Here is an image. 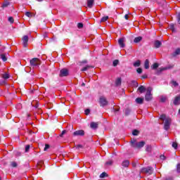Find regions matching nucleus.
Listing matches in <instances>:
<instances>
[{"instance_id": "1", "label": "nucleus", "mask_w": 180, "mask_h": 180, "mask_svg": "<svg viewBox=\"0 0 180 180\" xmlns=\"http://www.w3.org/2000/svg\"><path fill=\"white\" fill-rule=\"evenodd\" d=\"M131 147L133 148H138L140 150V148H143L144 146H146V141H137L136 139H132L130 141Z\"/></svg>"}, {"instance_id": "2", "label": "nucleus", "mask_w": 180, "mask_h": 180, "mask_svg": "<svg viewBox=\"0 0 180 180\" xmlns=\"http://www.w3.org/2000/svg\"><path fill=\"white\" fill-rule=\"evenodd\" d=\"M30 64L32 68H36V67H39L41 63L37 58H34L30 60Z\"/></svg>"}, {"instance_id": "3", "label": "nucleus", "mask_w": 180, "mask_h": 180, "mask_svg": "<svg viewBox=\"0 0 180 180\" xmlns=\"http://www.w3.org/2000/svg\"><path fill=\"white\" fill-rule=\"evenodd\" d=\"M152 91H153V88H151V87L147 88L146 94L145 96V100L147 102H150V101H151V99H153V94H151Z\"/></svg>"}, {"instance_id": "4", "label": "nucleus", "mask_w": 180, "mask_h": 180, "mask_svg": "<svg viewBox=\"0 0 180 180\" xmlns=\"http://www.w3.org/2000/svg\"><path fill=\"white\" fill-rule=\"evenodd\" d=\"M153 169L151 167H143L141 169V172L143 174H147L148 175H151L153 172Z\"/></svg>"}, {"instance_id": "5", "label": "nucleus", "mask_w": 180, "mask_h": 180, "mask_svg": "<svg viewBox=\"0 0 180 180\" xmlns=\"http://www.w3.org/2000/svg\"><path fill=\"white\" fill-rule=\"evenodd\" d=\"M170 126H171V118L167 117L166 118L164 124L165 130H169Z\"/></svg>"}, {"instance_id": "6", "label": "nucleus", "mask_w": 180, "mask_h": 180, "mask_svg": "<svg viewBox=\"0 0 180 180\" xmlns=\"http://www.w3.org/2000/svg\"><path fill=\"white\" fill-rule=\"evenodd\" d=\"M100 105L101 106H106L108 105V100L104 96L100 97Z\"/></svg>"}, {"instance_id": "7", "label": "nucleus", "mask_w": 180, "mask_h": 180, "mask_svg": "<svg viewBox=\"0 0 180 180\" xmlns=\"http://www.w3.org/2000/svg\"><path fill=\"white\" fill-rule=\"evenodd\" d=\"M60 77H68V70L63 68L60 71Z\"/></svg>"}, {"instance_id": "8", "label": "nucleus", "mask_w": 180, "mask_h": 180, "mask_svg": "<svg viewBox=\"0 0 180 180\" xmlns=\"http://www.w3.org/2000/svg\"><path fill=\"white\" fill-rule=\"evenodd\" d=\"M73 136H85V131H84V130H82V129L75 131L73 133Z\"/></svg>"}, {"instance_id": "9", "label": "nucleus", "mask_w": 180, "mask_h": 180, "mask_svg": "<svg viewBox=\"0 0 180 180\" xmlns=\"http://www.w3.org/2000/svg\"><path fill=\"white\" fill-rule=\"evenodd\" d=\"M170 68H172V66L169 67H165V68H160L156 71L157 75H160L162 71H165L166 70H170Z\"/></svg>"}, {"instance_id": "10", "label": "nucleus", "mask_w": 180, "mask_h": 180, "mask_svg": "<svg viewBox=\"0 0 180 180\" xmlns=\"http://www.w3.org/2000/svg\"><path fill=\"white\" fill-rule=\"evenodd\" d=\"M124 40L125 39L124 38H120L118 39V44L120 45V46L121 47V49H124V47H125V44H124Z\"/></svg>"}, {"instance_id": "11", "label": "nucleus", "mask_w": 180, "mask_h": 180, "mask_svg": "<svg viewBox=\"0 0 180 180\" xmlns=\"http://www.w3.org/2000/svg\"><path fill=\"white\" fill-rule=\"evenodd\" d=\"M27 41H29V37L25 35L22 38V44L24 47H27Z\"/></svg>"}, {"instance_id": "12", "label": "nucleus", "mask_w": 180, "mask_h": 180, "mask_svg": "<svg viewBox=\"0 0 180 180\" xmlns=\"http://www.w3.org/2000/svg\"><path fill=\"white\" fill-rule=\"evenodd\" d=\"M174 105L178 106L180 105V94L174 98V101H173Z\"/></svg>"}, {"instance_id": "13", "label": "nucleus", "mask_w": 180, "mask_h": 180, "mask_svg": "<svg viewBox=\"0 0 180 180\" xmlns=\"http://www.w3.org/2000/svg\"><path fill=\"white\" fill-rule=\"evenodd\" d=\"M129 165L130 162L127 160H125L122 162V167H123L124 168H127Z\"/></svg>"}, {"instance_id": "14", "label": "nucleus", "mask_w": 180, "mask_h": 180, "mask_svg": "<svg viewBox=\"0 0 180 180\" xmlns=\"http://www.w3.org/2000/svg\"><path fill=\"white\" fill-rule=\"evenodd\" d=\"M98 122H92L90 124V127L94 130H96V129H98Z\"/></svg>"}, {"instance_id": "15", "label": "nucleus", "mask_w": 180, "mask_h": 180, "mask_svg": "<svg viewBox=\"0 0 180 180\" xmlns=\"http://www.w3.org/2000/svg\"><path fill=\"white\" fill-rule=\"evenodd\" d=\"M162 44L161 43L160 41H155V43H154V46L155 47V49H160V47H161V45Z\"/></svg>"}, {"instance_id": "16", "label": "nucleus", "mask_w": 180, "mask_h": 180, "mask_svg": "<svg viewBox=\"0 0 180 180\" xmlns=\"http://www.w3.org/2000/svg\"><path fill=\"white\" fill-rule=\"evenodd\" d=\"M138 91L140 92V94H144V92H146V87L144 86H140L138 88Z\"/></svg>"}, {"instance_id": "17", "label": "nucleus", "mask_w": 180, "mask_h": 180, "mask_svg": "<svg viewBox=\"0 0 180 180\" xmlns=\"http://www.w3.org/2000/svg\"><path fill=\"white\" fill-rule=\"evenodd\" d=\"M144 67L146 70H148L150 68V61L148 59H146L144 63Z\"/></svg>"}, {"instance_id": "18", "label": "nucleus", "mask_w": 180, "mask_h": 180, "mask_svg": "<svg viewBox=\"0 0 180 180\" xmlns=\"http://www.w3.org/2000/svg\"><path fill=\"white\" fill-rule=\"evenodd\" d=\"M95 0H87V6L89 8H92L94 6V2Z\"/></svg>"}, {"instance_id": "19", "label": "nucleus", "mask_w": 180, "mask_h": 180, "mask_svg": "<svg viewBox=\"0 0 180 180\" xmlns=\"http://www.w3.org/2000/svg\"><path fill=\"white\" fill-rule=\"evenodd\" d=\"M135 101L136 102V103H139V105H142L143 102L144 101V98H136Z\"/></svg>"}, {"instance_id": "20", "label": "nucleus", "mask_w": 180, "mask_h": 180, "mask_svg": "<svg viewBox=\"0 0 180 180\" xmlns=\"http://www.w3.org/2000/svg\"><path fill=\"white\" fill-rule=\"evenodd\" d=\"M180 54V49H177L175 51L172 53L173 57H176V56H179Z\"/></svg>"}, {"instance_id": "21", "label": "nucleus", "mask_w": 180, "mask_h": 180, "mask_svg": "<svg viewBox=\"0 0 180 180\" xmlns=\"http://www.w3.org/2000/svg\"><path fill=\"white\" fill-rule=\"evenodd\" d=\"M143 40V37H137L134 39V43H140L141 41Z\"/></svg>"}, {"instance_id": "22", "label": "nucleus", "mask_w": 180, "mask_h": 180, "mask_svg": "<svg viewBox=\"0 0 180 180\" xmlns=\"http://www.w3.org/2000/svg\"><path fill=\"white\" fill-rule=\"evenodd\" d=\"M169 27L170 30H172V32H176V30H175V24H170L169 25Z\"/></svg>"}, {"instance_id": "23", "label": "nucleus", "mask_w": 180, "mask_h": 180, "mask_svg": "<svg viewBox=\"0 0 180 180\" xmlns=\"http://www.w3.org/2000/svg\"><path fill=\"white\" fill-rule=\"evenodd\" d=\"M1 77L4 79H9V75L8 73H3V74H1Z\"/></svg>"}, {"instance_id": "24", "label": "nucleus", "mask_w": 180, "mask_h": 180, "mask_svg": "<svg viewBox=\"0 0 180 180\" xmlns=\"http://www.w3.org/2000/svg\"><path fill=\"white\" fill-rule=\"evenodd\" d=\"M152 147L151 145H146V151L148 153H151Z\"/></svg>"}, {"instance_id": "25", "label": "nucleus", "mask_w": 180, "mask_h": 180, "mask_svg": "<svg viewBox=\"0 0 180 180\" xmlns=\"http://www.w3.org/2000/svg\"><path fill=\"white\" fill-rule=\"evenodd\" d=\"M140 65H141V62L140 61V60H136L134 63V67H140Z\"/></svg>"}, {"instance_id": "26", "label": "nucleus", "mask_w": 180, "mask_h": 180, "mask_svg": "<svg viewBox=\"0 0 180 180\" xmlns=\"http://www.w3.org/2000/svg\"><path fill=\"white\" fill-rule=\"evenodd\" d=\"M0 58H1V60L3 61H6L8 60V58H6V54H1L0 55Z\"/></svg>"}, {"instance_id": "27", "label": "nucleus", "mask_w": 180, "mask_h": 180, "mask_svg": "<svg viewBox=\"0 0 180 180\" xmlns=\"http://www.w3.org/2000/svg\"><path fill=\"white\" fill-rule=\"evenodd\" d=\"M89 68H94V67L91 66V65H86V67L83 68L81 71H87L88 70H89Z\"/></svg>"}, {"instance_id": "28", "label": "nucleus", "mask_w": 180, "mask_h": 180, "mask_svg": "<svg viewBox=\"0 0 180 180\" xmlns=\"http://www.w3.org/2000/svg\"><path fill=\"white\" fill-rule=\"evenodd\" d=\"M115 84H116L117 86H119V85H121L122 79H120V78L117 79L115 81Z\"/></svg>"}, {"instance_id": "29", "label": "nucleus", "mask_w": 180, "mask_h": 180, "mask_svg": "<svg viewBox=\"0 0 180 180\" xmlns=\"http://www.w3.org/2000/svg\"><path fill=\"white\" fill-rule=\"evenodd\" d=\"M132 134H133V136H139V134H140V131H139L137 129H134L132 131Z\"/></svg>"}, {"instance_id": "30", "label": "nucleus", "mask_w": 180, "mask_h": 180, "mask_svg": "<svg viewBox=\"0 0 180 180\" xmlns=\"http://www.w3.org/2000/svg\"><path fill=\"white\" fill-rule=\"evenodd\" d=\"M158 63H155L151 66V68L152 70H157V68H158Z\"/></svg>"}, {"instance_id": "31", "label": "nucleus", "mask_w": 180, "mask_h": 180, "mask_svg": "<svg viewBox=\"0 0 180 180\" xmlns=\"http://www.w3.org/2000/svg\"><path fill=\"white\" fill-rule=\"evenodd\" d=\"M131 112V110H130V108L125 109V115H126V116H129V115H130Z\"/></svg>"}, {"instance_id": "32", "label": "nucleus", "mask_w": 180, "mask_h": 180, "mask_svg": "<svg viewBox=\"0 0 180 180\" xmlns=\"http://www.w3.org/2000/svg\"><path fill=\"white\" fill-rule=\"evenodd\" d=\"M8 6H9V1H6L3 4L1 8H8Z\"/></svg>"}, {"instance_id": "33", "label": "nucleus", "mask_w": 180, "mask_h": 180, "mask_svg": "<svg viewBox=\"0 0 180 180\" xmlns=\"http://www.w3.org/2000/svg\"><path fill=\"white\" fill-rule=\"evenodd\" d=\"M167 116L165 115V114H163V115H160V120H165H165H167Z\"/></svg>"}, {"instance_id": "34", "label": "nucleus", "mask_w": 180, "mask_h": 180, "mask_svg": "<svg viewBox=\"0 0 180 180\" xmlns=\"http://www.w3.org/2000/svg\"><path fill=\"white\" fill-rule=\"evenodd\" d=\"M11 165L13 168H16V167H18V163H16V162H11Z\"/></svg>"}, {"instance_id": "35", "label": "nucleus", "mask_w": 180, "mask_h": 180, "mask_svg": "<svg viewBox=\"0 0 180 180\" xmlns=\"http://www.w3.org/2000/svg\"><path fill=\"white\" fill-rule=\"evenodd\" d=\"M108 19H109V17L108 16H105V17H103L101 20V22H106V20H108Z\"/></svg>"}, {"instance_id": "36", "label": "nucleus", "mask_w": 180, "mask_h": 180, "mask_svg": "<svg viewBox=\"0 0 180 180\" xmlns=\"http://www.w3.org/2000/svg\"><path fill=\"white\" fill-rule=\"evenodd\" d=\"M113 164V160H110L108 162H105V165H112Z\"/></svg>"}, {"instance_id": "37", "label": "nucleus", "mask_w": 180, "mask_h": 180, "mask_svg": "<svg viewBox=\"0 0 180 180\" xmlns=\"http://www.w3.org/2000/svg\"><path fill=\"white\" fill-rule=\"evenodd\" d=\"M105 176H108V174H106V172H103V173L101 174L100 178H105Z\"/></svg>"}, {"instance_id": "38", "label": "nucleus", "mask_w": 180, "mask_h": 180, "mask_svg": "<svg viewBox=\"0 0 180 180\" xmlns=\"http://www.w3.org/2000/svg\"><path fill=\"white\" fill-rule=\"evenodd\" d=\"M176 19H177V23L179 25H180V12L178 13L177 16H176Z\"/></svg>"}, {"instance_id": "39", "label": "nucleus", "mask_w": 180, "mask_h": 180, "mask_svg": "<svg viewBox=\"0 0 180 180\" xmlns=\"http://www.w3.org/2000/svg\"><path fill=\"white\" fill-rule=\"evenodd\" d=\"M132 85L133 86H135V88H137V86H139V83L136 81H132Z\"/></svg>"}, {"instance_id": "40", "label": "nucleus", "mask_w": 180, "mask_h": 180, "mask_svg": "<svg viewBox=\"0 0 180 180\" xmlns=\"http://www.w3.org/2000/svg\"><path fill=\"white\" fill-rule=\"evenodd\" d=\"M113 67H116L119 64V60H115L112 63Z\"/></svg>"}, {"instance_id": "41", "label": "nucleus", "mask_w": 180, "mask_h": 180, "mask_svg": "<svg viewBox=\"0 0 180 180\" xmlns=\"http://www.w3.org/2000/svg\"><path fill=\"white\" fill-rule=\"evenodd\" d=\"M172 146L173 148H174L175 150H176V148H178L177 143L174 142Z\"/></svg>"}, {"instance_id": "42", "label": "nucleus", "mask_w": 180, "mask_h": 180, "mask_svg": "<svg viewBox=\"0 0 180 180\" xmlns=\"http://www.w3.org/2000/svg\"><path fill=\"white\" fill-rule=\"evenodd\" d=\"M165 101H167V97L166 96H161L160 98V102H165Z\"/></svg>"}, {"instance_id": "43", "label": "nucleus", "mask_w": 180, "mask_h": 180, "mask_svg": "<svg viewBox=\"0 0 180 180\" xmlns=\"http://www.w3.org/2000/svg\"><path fill=\"white\" fill-rule=\"evenodd\" d=\"M30 150V145H27L25 146V153H29Z\"/></svg>"}, {"instance_id": "44", "label": "nucleus", "mask_w": 180, "mask_h": 180, "mask_svg": "<svg viewBox=\"0 0 180 180\" xmlns=\"http://www.w3.org/2000/svg\"><path fill=\"white\" fill-rule=\"evenodd\" d=\"M77 27H78L79 29H82V27H84V24H82V22H79V23L77 24Z\"/></svg>"}, {"instance_id": "45", "label": "nucleus", "mask_w": 180, "mask_h": 180, "mask_svg": "<svg viewBox=\"0 0 180 180\" xmlns=\"http://www.w3.org/2000/svg\"><path fill=\"white\" fill-rule=\"evenodd\" d=\"M49 148H50V145L46 144L45 147L44 148V151H47V150H49Z\"/></svg>"}, {"instance_id": "46", "label": "nucleus", "mask_w": 180, "mask_h": 180, "mask_svg": "<svg viewBox=\"0 0 180 180\" xmlns=\"http://www.w3.org/2000/svg\"><path fill=\"white\" fill-rule=\"evenodd\" d=\"M171 84H172V85H174V86H178V82H175V81H174V80H172V82H171Z\"/></svg>"}, {"instance_id": "47", "label": "nucleus", "mask_w": 180, "mask_h": 180, "mask_svg": "<svg viewBox=\"0 0 180 180\" xmlns=\"http://www.w3.org/2000/svg\"><path fill=\"white\" fill-rule=\"evenodd\" d=\"M77 150H79V148H84V146L81 144L77 145L76 146Z\"/></svg>"}, {"instance_id": "48", "label": "nucleus", "mask_w": 180, "mask_h": 180, "mask_svg": "<svg viewBox=\"0 0 180 180\" xmlns=\"http://www.w3.org/2000/svg\"><path fill=\"white\" fill-rule=\"evenodd\" d=\"M136 72H138V74H141V72H143V69H141V68H139L136 70Z\"/></svg>"}, {"instance_id": "49", "label": "nucleus", "mask_w": 180, "mask_h": 180, "mask_svg": "<svg viewBox=\"0 0 180 180\" xmlns=\"http://www.w3.org/2000/svg\"><path fill=\"white\" fill-rule=\"evenodd\" d=\"M65 133H67V130H63L62 133L59 135L60 137H63L64 134H65Z\"/></svg>"}, {"instance_id": "50", "label": "nucleus", "mask_w": 180, "mask_h": 180, "mask_svg": "<svg viewBox=\"0 0 180 180\" xmlns=\"http://www.w3.org/2000/svg\"><path fill=\"white\" fill-rule=\"evenodd\" d=\"M176 170H177V172H180V163L177 164L176 165Z\"/></svg>"}, {"instance_id": "51", "label": "nucleus", "mask_w": 180, "mask_h": 180, "mask_svg": "<svg viewBox=\"0 0 180 180\" xmlns=\"http://www.w3.org/2000/svg\"><path fill=\"white\" fill-rule=\"evenodd\" d=\"M8 22H10V23H13V17H9Z\"/></svg>"}, {"instance_id": "52", "label": "nucleus", "mask_w": 180, "mask_h": 180, "mask_svg": "<svg viewBox=\"0 0 180 180\" xmlns=\"http://www.w3.org/2000/svg\"><path fill=\"white\" fill-rule=\"evenodd\" d=\"M1 85H6V80H2L0 82Z\"/></svg>"}, {"instance_id": "53", "label": "nucleus", "mask_w": 180, "mask_h": 180, "mask_svg": "<svg viewBox=\"0 0 180 180\" xmlns=\"http://www.w3.org/2000/svg\"><path fill=\"white\" fill-rule=\"evenodd\" d=\"M25 16H27V18H30V16H32V15L30 14V12L27 11V12L25 13Z\"/></svg>"}, {"instance_id": "54", "label": "nucleus", "mask_w": 180, "mask_h": 180, "mask_svg": "<svg viewBox=\"0 0 180 180\" xmlns=\"http://www.w3.org/2000/svg\"><path fill=\"white\" fill-rule=\"evenodd\" d=\"M89 112H91V110L89 109H86L85 110V115H89Z\"/></svg>"}, {"instance_id": "55", "label": "nucleus", "mask_w": 180, "mask_h": 180, "mask_svg": "<svg viewBox=\"0 0 180 180\" xmlns=\"http://www.w3.org/2000/svg\"><path fill=\"white\" fill-rule=\"evenodd\" d=\"M132 167H134V168H135V167H137V163L136 162H134L132 163Z\"/></svg>"}, {"instance_id": "56", "label": "nucleus", "mask_w": 180, "mask_h": 180, "mask_svg": "<svg viewBox=\"0 0 180 180\" xmlns=\"http://www.w3.org/2000/svg\"><path fill=\"white\" fill-rule=\"evenodd\" d=\"M113 112L116 113V112H119V108H113Z\"/></svg>"}, {"instance_id": "57", "label": "nucleus", "mask_w": 180, "mask_h": 180, "mask_svg": "<svg viewBox=\"0 0 180 180\" xmlns=\"http://www.w3.org/2000/svg\"><path fill=\"white\" fill-rule=\"evenodd\" d=\"M160 160H165V155H160Z\"/></svg>"}, {"instance_id": "58", "label": "nucleus", "mask_w": 180, "mask_h": 180, "mask_svg": "<svg viewBox=\"0 0 180 180\" xmlns=\"http://www.w3.org/2000/svg\"><path fill=\"white\" fill-rule=\"evenodd\" d=\"M124 19H126V20H129V15L127 14L124 15Z\"/></svg>"}, {"instance_id": "59", "label": "nucleus", "mask_w": 180, "mask_h": 180, "mask_svg": "<svg viewBox=\"0 0 180 180\" xmlns=\"http://www.w3.org/2000/svg\"><path fill=\"white\" fill-rule=\"evenodd\" d=\"M86 63H88V60H84L82 61V64H86Z\"/></svg>"}, {"instance_id": "60", "label": "nucleus", "mask_w": 180, "mask_h": 180, "mask_svg": "<svg viewBox=\"0 0 180 180\" xmlns=\"http://www.w3.org/2000/svg\"><path fill=\"white\" fill-rule=\"evenodd\" d=\"M166 180H174V178L173 177H167V179H166Z\"/></svg>"}, {"instance_id": "61", "label": "nucleus", "mask_w": 180, "mask_h": 180, "mask_svg": "<svg viewBox=\"0 0 180 180\" xmlns=\"http://www.w3.org/2000/svg\"><path fill=\"white\" fill-rule=\"evenodd\" d=\"M142 78H143V79H146V78H147V75H143L142 76Z\"/></svg>"}, {"instance_id": "62", "label": "nucleus", "mask_w": 180, "mask_h": 180, "mask_svg": "<svg viewBox=\"0 0 180 180\" xmlns=\"http://www.w3.org/2000/svg\"><path fill=\"white\" fill-rule=\"evenodd\" d=\"M44 37H47V34H44Z\"/></svg>"}, {"instance_id": "63", "label": "nucleus", "mask_w": 180, "mask_h": 180, "mask_svg": "<svg viewBox=\"0 0 180 180\" xmlns=\"http://www.w3.org/2000/svg\"><path fill=\"white\" fill-rule=\"evenodd\" d=\"M82 86H85V83H82Z\"/></svg>"}, {"instance_id": "64", "label": "nucleus", "mask_w": 180, "mask_h": 180, "mask_svg": "<svg viewBox=\"0 0 180 180\" xmlns=\"http://www.w3.org/2000/svg\"><path fill=\"white\" fill-rule=\"evenodd\" d=\"M179 115H180V109L179 110V112H178Z\"/></svg>"}]
</instances>
